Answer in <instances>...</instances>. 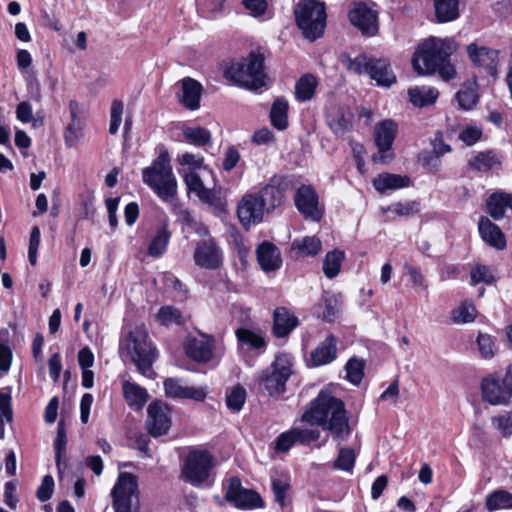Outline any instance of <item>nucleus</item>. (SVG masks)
Returning <instances> with one entry per match:
<instances>
[{
	"label": "nucleus",
	"instance_id": "1",
	"mask_svg": "<svg viewBox=\"0 0 512 512\" xmlns=\"http://www.w3.org/2000/svg\"><path fill=\"white\" fill-rule=\"evenodd\" d=\"M301 420L321 426L336 441H344L351 433L344 403L328 392L321 391L304 411Z\"/></svg>",
	"mask_w": 512,
	"mask_h": 512
},
{
	"label": "nucleus",
	"instance_id": "2",
	"mask_svg": "<svg viewBox=\"0 0 512 512\" xmlns=\"http://www.w3.org/2000/svg\"><path fill=\"white\" fill-rule=\"evenodd\" d=\"M143 182L163 201L172 200L177 193L168 152H161L151 165L142 170Z\"/></svg>",
	"mask_w": 512,
	"mask_h": 512
},
{
	"label": "nucleus",
	"instance_id": "3",
	"mask_svg": "<svg viewBox=\"0 0 512 512\" xmlns=\"http://www.w3.org/2000/svg\"><path fill=\"white\" fill-rule=\"evenodd\" d=\"M226 77L234 83L250 90H256L266 85L264 72V56L251 52L246 58L232 63L225 72Z\"/></svg>",
	"mask_w": 512,
	"mask_h": 512
},
{
	"label": "nucleus",
	"instance_id": "4",
	"mask_svg": "<svg viewBox=\"0 0 512 512\" xmlns=\"http://www.w3.org/2000/svg\"><path fill=\"white\" fill-rule=\"evenodd\" d=\"M452 51L449 41L431 37L416 50L412 59L413 68L419 75L434 73L449 60Z\"/></svg>",
	"mask_w": 512,
	"mask_h": 512
},
{
	"label": "nucleus",
	"instance_id": "5",
	"mask_svg": "<svg viewBox=\"0 0 512 512\" xmlns=\"http://www.w3.org/2000/svg\"><path fill=\"white\" fill-rule=\"evenodd\" d=\"M126 351L142 375L149 378L154 376L152 365L155 361L156 353L151 342L148 340V333L144 326H136L130 331L126 342Z\"/></svg>",
	"mask_w": 512,
	"mask_h": 512
},
{
	"label": "nucleus",
	"instance_id": "6",
	"mask_svg": "<svg viewBox=\"0 0 512 512\" xmlns=\"http://www.w3.org/2000/svg\"><path fill=\"white\" fill-rule=\"evenodd\" d=\"M295 18L305 38L314 41L320 38L326 27L324 3L317 0H304L297 4Z\"/></svg>",
	"mask_w": 512,
	"mask_h": 512
},
{
	"label": "nucleus",
	"instance_id": "7",
	"mask_svg": "<svg viewBox=\"0 0 512 512\" xmlns=\"http://www.w3.org/2000/svg\"><path fill=\"white\" fill-rule=\"evenodd\" d=\"M291 368V357L288 354H279L271 367L263 371L261 383L270 395L284 392L285 384L292 373Z\"/></svg>",
	"mask_w": 512,
	"mask_h": 512
},
{
	"label": "nucleus",
	"instance_id": "8",
	"mask_svg": "<svg viewBox=\"0 0 512 512\" xmlns=\"http://www.w3.org/2000/svg\"><path fill=\"white\" fill-rule=\"evenodd\" d=\"M137 486V478L132 473L119 474L111 492L115 512H130L138 503Z\"/></svg>",
	"mask_w": 512,
	"mask_h": 512
},
{
	"label": "nucleus",
	"instance_id": "9",
	"mask_svg": "<svg viewBox=\"0 0 512 512\" xmlns=\"http://www.w3.org/2000/svg\"><path fill=\"white\" fill-rule=\"evenodd\" d=\"M213 457L208 452L192 451L188 454L183 467V475L193 485L209 484Z\"/></svg>",
	"mask_w": 512,
	"mask_h": 512
},
{
	"label": "nucleus",
	"instance_id": "10",
	"mask_svg": "<svg viewBox=\"0 0 512 512\" xmlns=\"http://www.w3.org/2000/svg\"><path fill=\"white\" fill-rule=\"evenodd\" d=\"M292 188V180L287 176H274L258 193L261 203L268 213L273 212L285 201V192Z\"/></svg>",
	"mask_w": 512,
	"mask_h": 512
},
{
	"label": "nucleus",
	"instance_id": "11",
	"mask_svg": "<svg viewBox=\"0 0 512 512\" xmlns=\"http://www.w3.org/2000/svg\"><path fill=\"white\" fill-rule=\"evenodd\" d=\"M195 265L206 270H216L223 263V253L214 238L201 239L195 245Z\"/></svg>",
	"mask_w": 512,
	"mask_h": 512
},
{
	"label": "nucleus",
	"instance_id": "12",
	"mask_svg": "<svg viewBox=\"0 0 512 512\" xmlns=\"http://www.w3.org/2000/svg\"><path fill=\"white\" fill-rule=\"evenodd\" d=\"M295 206L305 219L318 222L321 220L324 208L319 203V197L310 185H301L294 196Z\"/></svg>",
	"mask_w": 512,
	"mask_h": 512
},
{
	"label": "nucleus",
	"instance_id": "13",
	"mask_svg": "<svg viewBox=\"0 0 512 512\" xmlns=\"http://www.w3.org/2000/svg\"><path fill=\"white\" fill-rule=\"evenodd\" d=\"M265 214L267 212L256 193H246L238 202L237 217L246 230L252 225L259 224Z\"/></svg>",
	"mask_w": 512,
	"mask_h": 512
},
{
	"label": "nucleus",
	"instance_id": "14",
	"mask_svg": "<svg viewBox=\"0 0 512 512\" xmlns=\"http://www.w3.org/2000/svg\"><path fill=\"white\" fill-rule=\"evenodd\" d=\"M397 134V124L391 120L386 119L378 123L374 128L375 144L378 148V153L373 156L375 163L385 164L392 159V155H386Z\"/></svg>",
	"mask_w": 512,
	"mask_h": 512
},
{
	"label": "nucleus",
	"instance_id": "15",
	"mask_svg": "<svg viewBox=\"0 0 512 512\" xmlns=\"http://www.w3.org/2000/svg\"><path fill=\"white\" fill-rule=\"evenodd\" d=\"M225 498L234 506L242 509H253L263 506L260 495L249 489H244L240 479L234 477L229 480Z\"/></svg>",
	"mask_w": 512,
	"mask_h": 512
},
{
	"label": "nucleus",
	"instance_id": "16",
	"mask_svg": "<svg viewBox=\"0 0 512 512\" xmlns=\"http://www.w3.org/2000/svg\"><path fill=\"white\" fill-rule=\"evenodd\" d=\"M349 19L365 36H375L379 30L378 14L366 4L357 3L349 12Z\"/></svg>",
	"mask_w": 512,
	"mask_h": 512
},
{
	"label": "nucleus",
	"instance_id": "17",
	"mask_svg": "<svg viewBox=\"0 0 512 512\" xmlns=\"http://www.w3.org/2000/svg\"><path fill=\"white\" fill-rule=\"evenodd\" d=\"M147 429L153 437L165 435L171 427V415L168 406L162 402H152L147 408Z\"/></svg>",
	"mask_w": 512,
	"mask_h": 512
},
{
	"label": "nucleus",
	"instance_id": "18",
	"mask_svg": "<svg viewBox=\"0 0 512 512\" xmlns=\"http://www.w3.org/2000/svg\"><path fill=\"white\" fill-rule=\"evenodd\" d=\"M353 113L348 107L330 105L326 112V122L333 134L342 136L353 128Z\"/></svg>",
	"mask_w": 512,
	"mask_h": 512
},
{
	"label": "nucleus",
	"instance_id": "19",
	"mask_svg": "<svg viewBox=\"0 0 512 512\" xmlns=\"http://www.w3.org/2000/svg\"><path fill=\"white\" fill-rule=\"evenodd\" d=\"M164 389L166 396L174 399H192L201 402L207 395L206 388L187 386L176 378H167L164 381Z\"/></svg>",
	"mask_w": 512,
	"mask_h": 512
},
{
	"label": "nucleus",
	"instance_id": "20",
	"mask_svg": "<svg viewBox=\"0 0 512 512\" xmlns=\"http://www.w3.org/2000/svg\"><path fill=\"white\" fill-rule=\"evenodd\" d=\"M214 339L211 336L191 338L185 343L186 354L197 362H208L213 358Z\"/></svg>",
	"mask_w": 512,
	"mask_h": 512
},
{
	"label": "nucleus",
	"instance_id": "21",
	"mask_svg": "<svg viewBox=\"0 0 512 512\" xmlns=\"http://www.w3.org/2000/svg\"><path fill=\"white\" fill-rule=\"evenodd\" d=\"M483 399L492 405L506 404L510 400L508 390L502 384L500 377L491 375L482 381Z\"/></svg>",
	"mask_w": 512,
	"mask_h": 512
},
{
	"label": "nucleus",
	"instance_id": "22",
	"mask_svg": "<svg viewBox=\"0 0 512 512\" xmlns=\"http://www.w3.org/2000/svg\"><path fill=\"white\" fill-rule=\"evenodd\" d=\"M181 88L180 103L188 110L199 109L203 91L202 85L195 79L186 77L181 80Z\"/></svg>",
	"mask_w": 512,
	"mask_h": 512
},
{
	"label": "nucleus",
	"instance_id": "23",
	"mask_svg": "<svg viewBox=\"0 0 512 512\" xmlns=\"http://www.w3.org/2000/svg\"><path fill=\"white\" fill-rule=\"evenodd\" d=\"M257 260L265 272L278 270L281 267L282 259L279 249L271 242L261 243L257 250Z\"/></svg>",
	"mask_w": 512,
	"mask_h": 512
},
{
	"label": "nucleus",
	"instance_id": "24",
	"mask_svg": "<svg viewBox=\"0 0 512 512\" xmlns=\"http://www.w3.org/2000/svg\"><path fill=\"white\" fill-rule=\"evenodd\" d=\"M478 229L482 239L491 247L497 250L506 248V238L501 229L492 223L487 217H481L478 223Z\"/></svg>",
	"mask_w": 512,
	"mask_h": 512
},
{
	"label": "nucleus",
	"instance_id": "25",
	"mask_svg": "<svg viewBox=\"0 0 512 512\" xmlns=\"http://www.w3.org/2000/svg\"><path fill=\"white\" fill-rule=\"evenodd\" d=\"M297 325V317L290 313L287 308L278 307L275 309L273 313V333L276 337H286Z\"/></svg>",
	"mask_w": 512,
	"mask_h": 512
},
{
	"label": "nucleus",
	"instance_id": "26",
	"mask_svg": "<svg viewBox=\"0 0 512 512\" xmlns=\"http://www.w3.org/2000/svg\"><path fill=\"white\" fill-rule=\"evenodd\" d=\"M337 340L333 335H328L311 353V361L314 366L330 363L336 358Z\"/></svg>",
	"mask_w": 512,
	"mask_h": 512
},
{
	"label": "nucleus",
	"instance_id": "27",
	"mask_svg": "<svg viewBox=\"0 0 512 512\" xmlns=\"http://www.w3.org/2000/svg\"><path fill=\"white\" fill-rule=\"evenodd\" d=\"M69 111L71 121L66 128L65 141L71 146L81 136L84 121L79 117L80 105L78 102L71 100L69 102Z\"/></svg>",
	"mask_w": 512,
	"mask_h": 512
},
{
	"label": "nucleus",
	"instance_id": "28",
	"mask_svg": "<svg viewBox=\"0 0 512 512\" xmlns=\"http://www.w3.org/2000/svg\"><path fill=\"white\" fill-rule=\"evenodd\" d=\"M467 52L474 64L480 67H485L489 70L495 68L497 51L486 47H477L475 44H470L467 47Z\"/></svg>",
	"mask_w": 512,
	"mask_h": 512
},
{
	"label": "nucleus",
	"instance_id": "29",
	"mask_svg": "<svg viewBox=\"0 0 512 512\" xmlns=\"http://www.w3.org/2000/svg\"><path fill=\"white\" fill-rule=\"evenodd\" d=\"M123 395L128 405L135 410H141L147 402L148 393L141 386L125 381L122 386Z\"/></svg>",
	"mask_w": 512,
	"mask_h": 512
},
{
	"label": "nucleus",
	"instance_id": "30",
	"mask_svg": "<svg viewBox=\"0 0 512 512\" xmlns=\"http://www.w3.org/2000/svg\"><path fill=\"white\" fill-rule=\"evenodd\" d=\"M409 185V178L406 176L384 173L373 180L374 188L383 193L386 190H395Z\"/></svg>",
	"mask_w": 512,
	"mask_h": 512
},
{
	"label": "nucleus",
	"instance_id": "31",
	"mask_svg": "<svg viewBox=\"0 0 512 512\" xmlns=\"http://www.w3.org/2000/svg\"><path fill=\"white\" fill-rule=\"evenodd\" d=\"M410 102L417 107L433 104L438 98V91L432 87L415 86L408 90Z\"/></svg>",
	"mask_w": 512,
	"mask_h": 512
},
{
	"label": "nucleus",
	"instance_id": "32",
	"mask_svg": "<svg viewBox=\"0 0 512 512\" xmlns=\"http://www.w3.org/2000/svg\"><path fill=\"white\" fill-rule=\"evenodd\" d=\"M171 238V232L169 231L167 224L157 229L155 235L151 239L148 245V255L154 258H158L164 254L167 249Z\"/></svg>",
	"mask_w": 512,
	"mask_h": 512
},
{
	"label": "nucleus",
	"instance_id": "33",
	"mask_svg": "<svg viewBox=\"0 0 512 512\" xmlns=\"http://www.w3.org/2000/svg\"><path fill=\"white\" fill-rule=\"evenodd\" d=\"M288 102L284 98H277L270 110V120L273 127L285 130L288 127Z\"/></svg>",
	"mask_w": 512,
	"mask_h": 512
},
{
	"label": "nucleus",
	"instance_id": "34",
	"mask_svg": "<svg viewBox=\"0 0 512 512\" xmlns=\"http://www.w3.org/2000/svg\"><path fill=\"white\" fill-rule=\"evenodd\" d=\"M318 85L317 78L312 74L303 75L295 84V97L298 101L311 100Z\"/></svg>",
	"mask_w": 512,
	"mask_h": 512
},
{
	"label": "nucleus",
	"instance_id": "35",
	"mask_svg": "<svg viewBox=\"0 0 512 512\" xmlns=\"http://www.w3.org/2000/svg\"><path fill=\"white\" fill-rule=\"evenodd\" d=\"M435 14L439 22H449L458 18V0H433Z\"/></svg>",
	"mask_w": 512,
	"mask_h": 512
},
{
	"label": "nucleus",
	"instance_id": "36",
	"mask_svg": "<svg viewBox=\"0 0 512 512\" xmlns=\"http://www.w3.org/2000/svg\"><path fill=\"white\" fill-rule=\"evenodd\" d=\"M345 259V252L339 249L329 251L323 261V273L324 275L332 279L336 277L341 270L342 263Z\"/></svg>",
	"mask_w": 512,
	"mask_h": 512
},
{
	"label": "nucleus",
	"instance_id": "37",
	"mask_svg": "<svg viewBox=\"0 0 512 512\" xmlns=\"http://www.w3.org/2000/svg\"><path fill=\"white\" fill-rule=\"evenodd\" d=\"M370 76L377 82L378 85L386 87L393 84L396 80L390 65L386 62V60L382 59H375Z\"/></svg>",
	"mask_w": 512,
	"mask_h": 512
},
{
	"label": "nucleus",
	"instance_id": "38",
	"mask_svg": "<svg viewBox=\"0 0 512 512\" xmlns=\"http://www.w3.org/2000/svg\"><path fill=\"white\" fill-rule=\"evenodd\" d=\"M291 247L300 256H315L321 251L322 243L315 236H306L302 239L294 240Z\"/></svg>",
	"mask_w": 512,
	"mask_h": 512
},
{
	"label": "nucleus",
	"instance_id": "39",
	"mask_svg": "<svg viewBox=\"0 0 512 512\" xmlns=\"http://www.w3.org/2000/svg\"><path fill=\"white\" fill-rule=\"evenodd\" d=\"M485 507L489 512L512 509V494L505 490H496L487 496Z\"/></svg>",
	"mask_w": 512,
	"mask_h": 512
},
{
	"label": "nucleus",
	"instance_id": "40",
	"mask_svg": "<svg viewBox=\"0 0 512 512\" xmlns=\"http://www.w3.org/2000/svg\"><path fill=\"white\" fill-rule=\"evenodd\" d=\"M497 164L499 158L492 151L479 152L468 161L469 167L477 171H488Z\"/></svg>",
	"mask_w": 512,
	"mask_h": 512
},
{
	"label": "nucleus",
	"instance_id": "41",
	"mask_svg": "<svg viewBox=\"0 0 512 512\" xmlns=\"http://www.w3.org/2000/svg\"><path fill=\"white\" fill-rule=\"evenodd\" d=\"M235 333L239 342L248 345L252 349H262L266 346V341L261 331L239 328Z\"/></svg>",
	"mask_w": 512,
	"mask_h": 512
},
{
	"label": "nucleus",
	"instance_id": "42",
	"mask_svg": "<svg viewBox=\"0 0 512 512\" xmlns=\"http://www.w3.org/2000/svg\"><path fill=\"white\" fill-rule=\"evenodd\" d=\"M185 140L198 147L211 144V132L203 127H187L183 129Z\"/></svg>",
	"mask_w": 512,
	"mask_h": 512
},
{
	"label": "nucleus",
	"instance_id": "43",
	"mask_svg": "<svg viewBox=\"0 0 512 512\" xmlns=\"http://www.w3.org/2000/svg\"><path fill=\"white\" fill-rule=\"evenodd\" d=\"M471 285L480 283L491 285L497 280L494 269L489 266L478 264L471 269L470 272Z\"/></svg>",
	"mask_w": 512,
	"mask_h": 512
},
{
	"label": "nucleus",
	"instance_id": "44",
	"mask_svg": "<svg viewBox=\"0 0 512 512\" xmlns=\"http://www.w3.org/2000/svg\"><path fill=\"white\" fill-rule=\"evenodd\" d=\"M456 99L459 106L464 110L472 109L478 102V94L476 91L475 83H468L462 86V88L456 94Z\"/></svg>",
	"mask_w": 512,
	"mask_h": 512
},
{
	"label": "nucleus",
	"instance_id": "45",
	"mask_svg": "<svg viewBox=\"0 0 512 512\" xmlns=\"http://www.w3.org/2000/svg\"><path fill=\"white\" fill-rule=\"evenodd\" d=\"M506 208V193H494L487 200V211L495 220L503 218Z\"/></svg>",
	"mask_w": 512,
	"mask_h": 512
},
{
	"label": "nucleus",
	"instance_id": "46",
	"mask_svg": "<svg viewBox=\"0 0 512 512\" xmlns=\"http://www.w3.org/2000/svg\"><path fill=\"white\" fill-rule=\"evenodd\" d=\"M375 59L368 58L365 55H358L354 59L346 58L343 60V63L347 67L348 70L356 73V74H369L371 75V70L373 69Z\"/></svg>",
	"mask_w": 512,
	"mask_h": 512
},
{
	"label": "nucleus",
	"instance_id": "47",
	"mask_svg": "<svg viewBox=\"0 0 512 512\" xmlns=\"http://www.w3.org/2000/svg\"><path fill=\"white\" fill-rule=\"evenodd\" d=\"M157 321L164 326L172 324L180 325L183 323V316L179 309L173 306H163L156 314Z\"/></svg>",
	"mask_w": 512,
	"mask_h": 512
},
{
	"label": "nucleus",
	"instance_id": "48",
	"mask_svg": "<svg viewBox=\"0 0 512 512\" xmlns=\"http://www.w3.org/2000/svg\"><path fill=\"white\" fill-rule=\"evenodd\" d=\"M356 460V454L353 449L340 448L337 458L333 462V467L338 470L351 472Z\"/></svg>",
	"mask_w": 512,
	"mask_h": 512
},
{
	"label": "nucleus",
	"instance_id": "49",
	"mask_svg": "<svg viewBox=\"0 0 512 512\" xmlns=\"http://www.w3.org/2000/svg\"><path fill=\"white\" fill-rule=\"evenodd\" d=\"M246 400V391L241 386L233 387L226 395V404L229 409L238 412L242 409Z\"/></svg>",
	"mask_w": 512,
	"mask_h": 512
},
{
	"label": "nucleus",
	"instance_id": "50",
	"mask_svg": "<svg viewBox=\"0 0 512 512\" xmlns=\"http://www.w3.org/2000/svg\"><path fill=\"white\" fill-rule=\"evenodd\" d=\"M54 450H55V458H56V465L59 471V474L62 473L61 468V461L63 456L65 455L66 450V434L63 422H59L58 428H57V437L54 441Z\"/></svg>",
	"mask_w": 512,
	"mask_h": 512
},
{
	"label": "nucleus",
	"instance_id": "51",
	"mask_svg": "<svg viewBox=\"0 0 512 512\" xmlns=\"http://www.w3.org/2000/svg\"><path fill=\"white\" fill-rule=\"evenodd\" d=\"M476 317V308L472 303H463L452 313L455 323L465 324L474 321Z\"/></svg>",
	"mask_w": 512,
	"mask_h": 512
},
{
	"label": "nucleus",
	"instance_id": "52",
	"mask_svg": "<svg viewBox=\"0 0 512 512\" xmlns=\"http://www.w3.org/2000/svg\"><path fill=\"white\" fill-rule=\"evenodd\" d=\"M8 334V330H1L0 340L8 336ZM12 357L13 354L11 348L0 341V377L7 374L10 370Z\"/></svg>",
	"mask_w": 512,
	"mask_h": 512
},
{
	"label": "nucleus",
	"instance_id": "53",
	"mask_svg": "<svg viewBox=\"0 0 512 512\" xmlns=\"http://www.w3.org/2000/svg\"><path fill=\"white\" fill-rule=\"evenodd\" d=\"M324 311L322 312L323 320L327 322L334 321L339 313V299L336 295H326L323 297Z\"/></svg>",
	"mask_w": 512,
	"mask_h": 512
},
{
	"label": "nucleus",
	"instance_id": "54",
	"mask_svg": "<svg viewBox=\"0 0 512 512\" xmlns=\"http://www.w3.org/2000/svg\"><path fill=\"white\" fill-rule=\"evenodd\" d=\"M347 379L357 385L363 379L364 363L358 359H350L346 364Z\"/></svg>",
	"mask_w": 512,
	"mask_h": 512
},
{
	"label": "nucleus",
	"instance_id": "55",
	"mask_svg": "<svg viewBox=\"0 0 512 512\" xmlns=\"http://www.w3.org/2000/svg\"><path fill=\"white\" fill-rule=\"evenodd\" d=\"M296 442L302 445L315 442L320 438V431L313 428H292Z\"/></svg>",
	"mask_w": 512,
	"mask_h": 512
},
{
	"label": "nucleus",
	"instance_id": "56",
	"mask_svg": "<svg viewBox=\"0 0 512 512\" xmlns=\"http://www.w3.org/2000/svg\"><path fill=\"white\" fill-rule=\"evenodd\" d=\"M482 128L476 125H468L459 133V139L467 146L474 145L482 137Z\"/></svg>",
	"mask_w": 512,
	"mask_h": 512
},
{
	"label": "nucleus",
	"instance_id": "57",
	"mask_svg": "<svg viewBox=\"0 0 512 512\" xmlns=\"http://www.w3.org/2000/svg\"><path fill=\"white\" fill-rule=\"evenodd\" d=\"M274 450L278 453H284L297 444L292 429L281 433L274 441Z\"/></svg>",
	"mask_w": 512,
	"mask_h": 512
},
{
	"label": "nucleus",
	"instance_id": "58",
	"mask_svg": "<svg viewBox=\"0 0 512 512\" xmlns=\"http://www.w3.org/2000/svg\"><path fill=\"white\" fill-rule=\"evenodd\" d=\"M479 352L483 358H492L495 354V343L489 334L480 333L477 337Z\"/></svg>",
	"mask_w": 512,
	"mask_h": 512
},
{
	"label": "nucleus",
	"instance_id": "59",
	"mask_svg": "<svg viewBox=\"0 0 512 512\" xmlns=\"http://www.w3.org/2000/svg\"><path fill=\"white\" fill-rule=\"evenodd\" d=\"M123 103L121 101L115 100L111 106V115H110V134H116L120 124L122 122V114H123Z\"/></svg>",
	"mask_w": 512,
	"mask_h": 512
},
{
	"label": "nucleus",
	"instance_id": "60",
	"mask_svg": "<svg viewBox=\"0 0 512 512\" xmlns=\"http://www.w3.org/2000/svg\"><path fill=\"white\" fill-rule=\"evenodd\" d=\"M40 237L41 233L39 227L34 226L31 230L28 248V258L31 265H35L37 263V252L40 245Z\"/></svg>",
	"mask_w": 512,
	"mask_h": 512
},
{
	"label": "nucleus",
	"instance_id": "61",
	"mask_svg": "<svg viewBox=\"0 0 512 512\" xmlns=\"http://www.w3.org/2000/svg\"><path fill=\"white\" fill-rule=\"evenodd\" d=\"M53 488H54V480H53L52 476L46 475L43 478L41 485L38 487V489L36 491L37 498L42 502L47 501L48 499H50V497L52 495Z\"/></svg>",
	"mask_w": 512,
	"mask_h": 512
},
{
	"label": "nucleus",
	"instance_id": "62",
	"mask_svg": "<svg viewBox=\"0 0 512 512\" xmlns=\"http://www.w3.org/2000/svg\"><path fill=\"white\" fill-rule=\"evenodd\" d=\"M494 427L499 430L503 436H509L512 433V419L509 414L496 416L492 419Z\"/></svg>",
	"mask_w": 512,
	"mask_h": 512
},
{
	"label": "nucleus",
	"instance_id": "63",
	"mask_svg": "<svg viewBox=\"0 0 512 512\" xmlns=\"http://www.w3.org/2000/svg\"><path fill=\"white\" fill-rule=\"evenodd\" d=\"M431 145L433 147V153L437 158L451 151L450 145L444 142L443 134L440 131L435 133L433 139L431 140Z\"/></svg>",
	"mask_w": 512,
	"mask_h": 512
},
{
	"label": "nucleus",
	"instance_id": "64",
	"mask_svg": "<svg viewBox=\"0 0 512 512\" xmlns=\"http://www.w3.org/2000/svg\"><path fill=\"white\" fill-rule=\"evenodd\" d=\"M16 118L22 123H30L33 119L32 105L22 101L16 106Z\"/></svg>",
	"mask_w": 512,
	"mask_h": 512
}]
</instances>
